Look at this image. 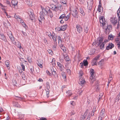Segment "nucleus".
Instances as JSON below:
<instances>
[{
    "mask_svg": "<svg viewBox=\"0 0 120 120\" xmlns=\"http://www.w3.org/2000/svg\"><path fill=\"white\" fill-rule=\"evenodd\" d=\"M9 38L12 41H13L14 40V38L13 36L12 35L10 36Z\"/></svg>",
    "mask_w": 120,
    "mask_h": 120,
    "instance_id": "nucleus-51",
    "label": "nucleus"
},
{
    "mask_svg": "<svg viewBox=\"0 0 120 120\" xmlns=\"http://www.w3.org/2000/svg\"><path fill=\"white\" fill-rule=\"evenodd\" d=\"M115 41L117 43H120V39L119 38H118L116 39Z\"/></svg>",
    "mask_w": 120,
    "mask_h": 120,
    "instance_id": "nucleus-53",
    "label": "nucleus"
},
{
    "mask_svg": "<svg viewBox=\"0 0 120 120\" xmlns=\"http://www.w3.org/2000/svg\"><path fill=\"white\" fill-rule=\"evenodd\" d=\"M90 74L91 76L94 75V70L93 69L91 68L90 70Z\"/></svg>",
    "mask_w": 120,
    "mask_h": 120,
    "instance_id": "nucleus-33",
    "label": "nucleus"
},
{
    "mask_svg": "<svg viewBox=\"0 0 120 120\" xmlns=\"http://www.w3.org/2000/svg\"><path fill=\"white\" fill-rule=\"evenodd\" d=\"M21 65L22 68V69L23 71H24L25 70V66L23 65L22 63H20Z\"/></svg>",
    "mask_w": 120,
    "mask_h": 120,
    "instance_id": "nucleus-41",
    "label": "nucleus"
},
{
    "mask_svg": "<svg viewBox=\"0 0 120 120\" xmlns=\"http://www.w3.org/2000/svg\"><path fill=\"white\" fill-rule=\"evenodd\" d=\"M65 14H62L59 18V19H61L60 21V22L61 23H63L64 22V21L63 19H64L65 20Z\"/></svg>",
    "mask_w": 120,
    "mask_h": 120,
    "instance_id": "nucleus-14",
    "label": "nucleus"
},
{
    "mask_svg": "<svg viewBox=\"0 0 120 120\" xmlns=\"http://www.w3.org/2000/svg\"><path fill=\"white\" fill-rule=\"evenodd\" d=\"M61 75L63 79H66V76L65 75V73L64 72H62L61 73Z\"/></svg>",
    "mask_w": 120,
    "mask_h": 120,
    "instance_id": "nucleus-39",
    "label": "nucleus"
},
{
    "mask_svg": "<svg viewBox=\"0 0 120 120\" xmlns=\"http://www.w3.org/2000/svg\"><path fill=\"white\" fill-rule=\"evenodd\" d=\"M22 77V78L23 79V80H25L26 79V77H25V75L23 73H22V74L21 75Z\"/></svg>",
    "mask_w": 120,
    "mask_h": 120,
    "instance_id": "nucleus-49",
    "label": "nucleus"
},
{
    "mask_svg": "<svg viewBox=\"0 0 120 120\" xmlns=\"http://www.w3.org/2000/svg\"><path fill=\"white\" fill-rule=\"evenodd\" d=\"M54 7H52V9L53 11L57 12L58 10L60 9L61 7V5L60 3H57L55 5L53 4Z\"/></svg>",
    "mask_w": 120,
    "mask_h": 120,
    "instance_id": "nucleus-2",
    "label": "nucleus"
},
{
    "mask_svg": "<svg viewBox=\"0 0 120 120\" xmlns=\"http://www.w3.org/2000/svg\"><path fill=\"white\" fill-rule=\"evenodd\" d=\"M0 37L1 38L4 40L5 41L6 40V38L4 34H0Z\"/></svg>",
    "mask_w": 120,
    "mask_h": 120,
    "instance_id": "nucleus-37",
    "label": "nucleus"
},
{
    "mask_svg": "<svg viewBox=\"0 0 120 120\" xmlns=\"http://www.w3.org/2000/svg\"><path fill=\"white\" fill-rule=\"evenodd\" d=\"M71 14L70 13H69L67 15L65 14V21H67L70 18Z\"/></svg>",
    "mask_w": 120,
    "mask_h": 120,
    "instance_id": "nucleus-20",
    "label": "nucleus"
},
{
    "mask_svg": "<svg viewBox=\"0 0 120 120\" xmlns=\"http://www.w3.org/2000/svg\"><path fill=\"white\" fill-rule=\"evenodd\" d=\"M26 3L28 6H31L32 4V2L30 0H27L26 1Z\"/></svg>",
    "mask_w": 120,
    "mask_h": 120,
    "instance_id": "nucleus-27",
    "label": "nucleus"
},
{
    "mask_svg": "<svg viewBox=\"0 0 120 120\" xmlns=\"http://www.w3.org/2000/svg\"><path fill=\"white\" fill-rule=\"evenodd\" d=\"M104 42H102L101 44H100L98 45V46H100V49H103L104 48V46L105 45Z\"/></svg>",
    "mask_w": 120,
    "mask_h": 120,
    "instance_id": "nucleus-23",
    "label": "nucleus"
},
{
    "mask_svg": "<svg viewBox=\"0 0 120 120\" xmlns=\"http://www.w3.org/2000/svg\"><path fill=\"white\" fill-rule=\"evenodd\" d=\"M52 74L54 75L55 77L56 78L57 77V75L56 74V71H52Z\"/></svg>",
    "mask_w": 120,
    "mask_h": 120,
    "instance_id": "nucleus-31",
    "label": "nucleus"
},
{
    "mask_svg": "<svg viewBox=\"0 0 120 120\" xmlns=\"http://www.w3.org/2000/svg\"><path fill=\"white\" fill-rule=\"evenodd\" d=\"M105 109H102L100 113V115L98 119H99V118H101L102 119V118L104 117L105 116Z\"/></svg>",
    "mask_w": 120,
    "mask_h": 120,
    "instance_id": "nucleus-8",
    "label": "nucleus"
},
{
    "mask_svg": "<svg viewBox=\"0 0 120 120\" xmlns=\"http://www.w3.org/2000/svg\"><path fill=\"white\" fill-rule=\"evenodd\" d=\"M78 9L76 8L73 9L72 10V15L73 17L75 18H78Z\"/></svg>",
    "mask_w": 120,
    "mask_h": 120,
    "instance_id": "nucleus-3",
    "label": "nucleus"
},
{
    "mask_svg": "<svg viewBox=\"0 0 120 120\" xmlns=\"http://www.w3.org/2000/svg\"><path fill=\"white\" fill-rule=\"evenodd\" d=\"M66 93L67 94V96L70 97L72 95V93L71 91L68 90L66 92Z\"/></svg>",
    "mask_w": 120,
    "mask_h": 120,
    "instance_id": "nucleus-25",
    "label": "nucleus"
},
{
    "mask_svg": "<svg viewBox=\"0 0 120 120\" xmlns=\"http://www.w3.org/2000/svg\"><path fill=\"white\" fill-rule=\"evenodd\" d=\"M28 14L30 20H33L34 18V15L32 10L30 9L29 10Z\"/></svg>",
    "mask_w": 120,
    "mask_h": 120,
    "instance_id": "nucleus-4",
    "label": "nucleus"
},
{
    "mask_svg": "<svg viewBox=\"0 0 120 120\" xmlns=\"http://www.w3.org/2000/svg\"><path fill=\"white\" fill-rule=\"evenodd\" d=\"M6 2L7 5H9L10 7H11V3L9 0H6Z\"/></svg>",
    "mask_w": 120,
    "mask_h": 120,
    "instance_id": "nucleus-48",
    "label": "nucleus"
},
{
    "mask_svg": "<svg viewBox=\"0 0 120 120\" xmlns=\"http://www.w3.org/2000/svg\"><path fill=\"white\" fill-rule=\"evenodd\" d=\"M52 65L53 66H55L56 65L55 63V59L54 58H53L52 60Z\"/></svg>",
    "mask_w": 120,
    "mask_h": 120,
    "instance_id": "nucleus-42",
    "label": "nucleus"
},
{
    "mask_svg": "<svg viewBox=\"0 0 120 120\" xmlns=\"http://www.w3.org/2000/svg\"><path fill=\"white\" fill-rule=\"evenodd\" d=\"M37 63L38 65L41 68L42 67L43 63L42 60H38Z\"/></svg>",
    "mask_w": 120,
    "mask_h": 120,
    "instance_id": "nucleus-22",
    "label": "nucleus"
},
{
    "mask_svg": "<svg viewBox=\"0 0 120 120\" xmlns=\"http://www.w3.org/2000/svg\"><path fill=\"white\" fill-rule=\"evenodd\" d=\"M76 28L78 32L79 33H80L82 31V27L79 24L77 25L76 26Z\"/></svg>",
    "mask_w": 120,
    "mask_h": 120,
    "instance_id": "nucleus-6",
    "label": "nucleus"
},
{
    "mask_svg": "<svg viewBox=\"0 0 120 120\" xmlns=\"http://www.w3.org/2000/svg\"><path fill=\"white\" fill-rule=\"evenodd\" d=\"M91 64L92 66H94V65H97V61L93 59L92 60L91 62Z\"/></svg>",
    "mask_w": 120,
    "mask_h": 120,
    "instance_id": "nucleus-26",
    "label": "nucleus"
},
{
    "mask_svg": "<svg viewBox=\"0 0 120 120\" xmlns=\"http://www.w3.org/2000/svg\"><path fill=\"white\" fill-rule=\"evenodd\" d=\"M103 39L104 38L102 37H99L97 39V44H101L103 42Z\"/></svg>",
    "mask_w": 120,
    "mask_h": 120,
    "instance_id": "nucleus-11",
    "label": "nucleus"
},
{
    "mask_svg": "<svg viewBox=\"0 0 120 120\" xmlns=\"http://www.w3.org/2000/svg\"><path fill=\"white\" fill-rule=\"evenodd\" d=\"M47 51H48V52L49 54H52V51L51 50L49 49Z\"/></svg>",
    "mask_w": 120,
    "mask_h": 120,
    "instance_id": "nucleus-59",
    "label": "nucleus"
},
{
    "mask_svg": "<svg viewBox=\"0 0 120 120\" xmlns=\"http://www.w3.org/2000/svg\"><path fill=\"white\" fill-rule=\"evenodd\" d=\"M99 19L100 23L102 24L103 25H104L105 24V18L104 16H101L99 18Z\"/></svg>",
    "mask_w": 120,
    "mask_h": 120,
    "instance_id": "nucleus-12",
    "label": "nucleus"
},
{
    "mask_svg": "<svg viewBox=\"0 0 120 120\" xmlns=\"http://www.w3.org/2000/svg\"><path fill=\"white\" fill-rule=\"evenodd\" d=\"M5 64L7 68H8V69H10V67H9V64H10V61L9 60H6L5 63Z\"/></svg>",
    "mask_w": 120,
    "mask_h": 120,
    "instance_id": "nucleus-24",
    "label": "nucleus"
},
{
    "mask_svg": "<svg viewBox=\"0 0 120 120\" xmlns=\"http://www.w3.org/2000/svg\"><path fill=\"white\" fill-rule=\"evenodd\" d=\"M21 32H22V34L24 36H27V34L26 32H24L23 31H21Z\"/></svg>",
    "mask_w": 120,
    "mask_h": 120,
    "instance_id": "nucleus-58",
    "label": "nucleus"
},
{
    "mask_svg": "<svg viewBox=\"0 0 120 120\" xmlns=\"http://www.w3.org/2000/svg\"><path fill=\"white\" fill-rule=\"evenodd\" d=\"M47 119L43 117H42L41 118H40L39 120H46Z\"/></svg>",
    "mask_w": 120,
    "mask_h": 120,
    "instance_id": "nucleus-62",
    "label": "nucleus"
},
{
    "mask_svg": "<svg viewBox=\"0 0 120 120\" xmlns=\"http://www.w3.org/2000/svg\"><path fill=\"white\" fill-rule=\"evenodd\" d=\"M88 26H84L85 32L86 33H88Z\"/></svg>",
    "mask_w": 120,
    "mask_h": 120,
    "instance_id": "nucleus-35",
    "label": "nucleus"
},
{
    "mask_svg": "<svg viewBox=\"0 0 120 120\" xmlns=\"http://www.w3.org/2000/svg\"><path fill=\"white\" fill-rule=\"evenodd\" d=\"M111 22L114 25L117 22V19L116 18H111Z\"/></svg>",
    "mask_w": 120,
    "mask_h": 120,
    "instance_id": "nucleus-15",
    "label": "nucleus"
},
{
    "mask_svg": "<svg viewBox=\"0 0 120 120\" xmlns=\"http://www.w3.org/2000/svg\"><path fill=\"white\" fill-rule=\"evenodd\" d=\"M15 107H18L19 108H21V106L18 103V104L16 105V106Z\"/></svg>",
    "mask_w": 120,
    "mask_h": 120,
    "instance_id": "nucleus-61",
    "label": "nucleus"
},
{
    "mask_svg": "<svg viewBox=\"0 0 120 120\" xmlns=\"http://www.w3.org/2000/svg\"><path fill=\"white\" fill-rule=\"evenodd\" d=\"M79 11L80 13L82 14V15H85V13L84 12L82 8H80L79 9Z\"/></svg>",
    "mask_w": 120,
    "mask_h": 120,
    "instance_id": "nucleus-30",
    "label": "nucleus"
},
{
    "mask_svg": "<svg viewBox=\"0 0 120 120\" xmlns=\"http://www.w3.org/2000/svg\"><path fill=\"white\" fill-rule=\"evenodd\" d=\"M0 6L1 7V8L2 9H4L5 8V7L2 4L0 3Z\"/></svg>",
    "mask_w": 120,
    "mask_h": 120,
    "instance_id": "nucleus-55",
    "label": "nucleus"
},
{
    "mask_svg": "<svg viewBox=\"0 0 120 120\" xmlns=\"http://www.w3.org/2000/svg\"><path fill=\"white\" fill-rule=\"evenodd\" d=\"M46 88L45 90L46 91V94L47 97H48L49 96L48 94L49 93V89H50V86L49 83L48 82H47L46 83Z\"/></svg>",
    "mask_w": 120,
    "mask_h": 120,
    "instance_id": "nucleus-5",
    "label": "nucleus"
},
{
    "mask_svg": "<svg viewBox=\"0 0 120 120\" xmlns=\"http://www.w3.org/2000/svg\"><path fill=\"white\" fill-rule=\"evenodd\" d=\"M91 113L90 112L89 114H88V117L87 118V119H88L89 120H90V116Z\"/></svg>",
    "mask_w": 120,
    "mask_h": 120,
    "instance_id": "nucleus-60",
    "label": "nucleus"
},
{
    "mask_svg": "<svg viewBox=\"0 0 120 120\" xmlns=\"http://www.w3.org/2000/svg\"><path fill=\"white\" fill-rule=\"evenodd\" d=\"M52 46L53 49L55 50H56V46H57V42H55L54 45H52Z\"/></svg>",
    "mask_w": 120,
    "mask_h": 120,
    "instance_id": "nucleus-36",
    "label": "nucleus"
},
{
    "mask_svg": "<svg viewBox=\"0 0 120 120\" xmlns=\"http://www.w3.org/2000/svg\"><path fill=\"white\" fill-rule=\"evenodd\" d=\"M14 17L15 18L17 19H20V16L19 15H17L15 14L14 15Z\"/></svg>",
    "mask_w": 120,
    "mask_h": 120,
    "instance_id": "nucleus-46",
    "label": "nucleus"
},
{
    "mask_svg": "<svg viewBox=\"0 0 120 120\" xmlns=\"http://www.w3.org/2000/svg\"><path fill=\"white\" fill-rule=\"evenodd\" d=\"M67 26H68L67 24L61 26L60 27L61 31H64L66 29Z\"/></svg>",
    "mask_w": 120,
    "mask_h": 120,
    "instance_id": "nucleus-21",
    "label": "nucleus"
},
{
    "mask_svg": "<svg viewBox=\"0 0 120 120\" xmlns=\"http://www.w3.org/2000/svg\"><path fill=\"white\" fill-rule=\"evenodd\" d=\"M88 110L87 109L85 112L83 116H82V117H81V120H84V119L86 118V116H87V114L88 112Z\"/></svg>",
    "mask_w": 120,
    "mask_h": 120,
    "instance_id": "nucleus-16",
    "label": "nucleus"
},
{
    "mask_svg": "<svg viewBox=\"0 0 120 120\" xmlns=\"http://www.w3.org/2000/svg\"><path fill=\"white\" fill-rule=\"evenodd\" d=\"M52 38L54 41L55 42H56V38L57 37L56 34L54 33L52 34Z\"/></svg>",
    "mask_w": 120,
    "mask_h": 120,
    "instance_id": "nucleus-18",
    "label": "nucleus"
},
{
    "mask_svg": "<svg viewBox=\"0 0 120 120\" xmlns=\"http://www.w3.org/2000/svg\"><path fill=\"white\" fill-rule=\"evenodd\" d=\"M102 8L101 7V6L100 4H99L98 5V10L100 12H101V9Z\"/></svg>",
    "mask_w": 120,
    "mask_h": 120,
    "instance_id": "nucleus-43",
    "label": "nucleus"
},
{
    "mask_svg": "<svg viewBox=\"0 0 120 120\" xmlns=\"http://www.w3.org/2000/svg\"><path fill=\"white\" fill-rule=\"evenodd\" d=\"M17 46L18 48L20 49H21L22 47L21 46V43L19 42L18 43V44H17Z\"/></svg>",
    "mask_w": 120,
    "mask_h": 120,
    "instance_id": "nucleus-50",
    "label": "nucleus"
},
{
    "mask_svg": "<svg viewBox=\"0 0 120 120\" xmlns=\"http://www.w3.org/2000/svg\"><path fill=\"white\" fill-rule=\"evenodd\" d=\"M31 72L32 73L34 72L33 67V66H31L30 68Z\"/></svg>",
    "mask_w": 120,
    "mask_h": 120,
    "instance_id": "nucleus-52",
    "label": "nucleus"
},
{
    "mask_svg": "<svg viewBox=\"0 0 120 120\" xmlns=\"http://www.w3.org/2000/svg\"><path fill=\"white\" fill-rule=\"evenodd\" d=\"M83 62L84 66H86L88 65V63L86 60H84L83 61Z\"/></svg>",
    "mask_w": 120,
    "mask_h": 120,
    "instance_id": "nucleus-38",
    "label": "nucleus"
},
{
    "mask_svg": "<svg viewBox=\"0 0 120 120\" xmlns=\"http://www.w3.org/2000/svg\"><path fill=\"white\" fill-rule=\"evenodd\" d=\"M18 115L21 119H22L24 116V115L21 113H19Z\"/></svg>",
    "mask_w": 120,
    "mask_h": 120,
    "instance_id": "nucleus-44",
    "label": "nucleus"
},
{
    "mask_svg": "<svg viewBox=\"0 0 120 120\" xmlns=\"http://www.w3.org/2000/svg\"><path fill=\"white\" fill-rule=\"evenodd\" d=\"M114 45L112 43H109L108 44L107 46L106 47V49L109 50L110 49H111L112 48L114 47Z\"/></svg>",
    "mask_w": 120,
    "mask_h": 120,
    "instance_id": "nucleus-10",
    "label": "nucleus"
},
{
    "mask_svg": "<svg viewBox=\"0 0 120 120\" xmlns=\"http://www.w3.org/2000/svg\"><path fill=\"white\" fill-rule=\"evenodd\" d=\"M15 97L14 98V99L16 101H23L24 100V98L23 97H21L20 95L19 96H15Z\"/></svg>",
    "mask_w": 120,
    "mask_h": 120,
    "instance_id": "nucleus-9",
    "label": "nucleus"
},
{
    "mask_svg": "<svg viewBox=\"0 0 120 120\" xmlns=\"http://www.w3.org/2000/svg\"><path fill=\"white\" fill-rule=\"evenodd\" d=\"M60 48L63 50L64 52H65L66 51V49L64 45L61 44H59Z\"/></svg>",
    "mask_w": 120,
    "mask_h": 120,
    "instance_id": "nucleus-19",
    "label": "nucleus"
},
{
    "mask_svg": "<svg viewBox=\"0 0 120 120\" xmlns=\"http://www.w3.org/2000/svg\"><path fill=\"white\" fill-rule=\"evenodd\" d=\"M120 12V11H119V10H118L117 12V14L119 16V18H120V16L119 15V13Z\"/></svg>",
    "mask_w": 120,
    "mask_h": 120,
    "instance_id": "nucleus-63",
    "label": "nucleus"
},
{
    "mask_svg": "<svg viewBox=\"0 0 120 120\" xmlns=\"http://www.w3.org/2000/svg\"><path fill=\"white\" fill-rule=\"evenodd\" d=\"M112 29V26H111L110 25H108L107 26V27H106L105 29V30H107L108 29L109 30H111Z\"/></svg>",
    "mask_w": 120,
    "mask_h": 120,
    "instance_id": "nucleus-34",
    "label": "nucleus"
},
{
    "mask_svg": "<svg viewBox=\"0 0 120 120\" xmlns=\"http://www.w3.org/2000/svg\"><path fill=\"white\" fill-rule=\"evenodd\" d=\"M83 74V72L82 70H80L79 71V75L80 77H82Z\"/></svg>",
    "mask_w": 120,
    "mask_h": 120,
    "instance_id": "nucleus-47",
    "label": "nucleus"
},
{
    "mask_svg": "<svg viewBox=\"0 0 120 120\" xmlns=\"http://www.w3.org/2000/svg\"><path fill=\"white\" fill-rule=\"evenodd\" d=\"M41 7L42 12H40V16L38 17V19L39 22L42 23V21H44L45 20V17L46 16L47 14L48 16L50 18H52L53 15L52 12L50 9H49L47 11L44 8H42L41 6Z\"/></svg>",
    "mask_w": 120,
    "mask_h": 120,
    "instance_id": "nucleus-1",
    "label": "nucleus"
},
{
    "mask_svg": "<svg viewBox=\"0 0 120 120\" xmlns=\"http://www.w3.org/2000/svg\"><path fill=\"white\" fill-rule=\"evenodd\" d=\"M104 59H101L100 61L98 63V65H102L103 64V63H101V62H102L103 63L104 62Z\"/></svg>",
    "mask_w": 120,
    "mask_h": 120,
    "instance_id": "nucleus-45",
    "label": "nucleus"
},
{
    "mask_svg": "<svg viewBox=\"0 0 120 120\" xmlns=\"http://www.w3.org/2000/svg\"><path fill=\"white\" fill-rule=\"evenodd\" d=\"M58 43L59 44H60V42H61L62 41L61 40V38L60 36H58Z\"/></svg>",
    "mask_w": 120,
    "mask_h": 120,
    "instance_id": "nucleus-56",
    "label": "nucleus"
},
{
    "mask_svg": "<svg viewBox=\"0 0 120 120\" xmlns=\"http://www.w3.org/2000/svg\"><path fill=\"white\" fill-rule=\"evenodd\" d=\"M8 36L10 37L11 35H12L11 33V32H10L8 33Z\"/></svg>",
    "mask_w": 120,
    "mask_h": 120,
    "instance_id": "nucleus-64",
    "label": "nucleus"
},
{
    "mask_svg": "<svg viewBox=\"0 0 120 120\" xmlns=\"http://www.w3.org/2000/svg\"><path fill=\"white\" fill-rule=\"evenodd\" d=\"M90 81H91V82H92V83H93V82L95 80L94 77V75L91 76V75L90 77Z\"/></svg>",
    "mask_w": 120,
    "mask_h": 120,
    "instance_id": "nucleus-28",
    "label": "nucleus"
},
{
    "mask_svg": "<svg viewBox=\"0 0 120 120\" xmlns=\"http://www.w3.org/2000/svg\"><path fill=\"white\" fill-rule=\"evenodd\" d=\"M65 68L67 73L69 75H70L71 72L70 70L69 69V68H67V67H66Z\"/></svg>",
    "mask_w": 120,
    "mask_h": 120,
    "instance_id": "nucleus-29",
    "label": "nucleus"
},
{
    "mask_svg": "<svg viewBox=\"0 0 120 120\" xmlns=\"http://www.w3.org/2000/svg\"><path fill=\"white\" fill-rule=\"evenodd\" d=\"M108 38L109 39H110V40H112L114 38L113 36L111 34L109 35Z\"/></svg>",
    "mask_w": 120,
    "mask_h": 120,
    "instance_id": "nucleus-40",
    "label": "nucleus"
},
{
    "mask_svg": "<svg viewBox=\"0 0 120 120\" xmlns=\"http://www.w3.org/2000/svg\"><path fill=\"white\" fill-rule=\"evenodd\" d=\"M11 3L12 5L15 7L17 5L18 2L17 0H11Z\"/></svg>",
    "mask_w": 120,
    "mask_h": 120,
    "instance_id": "nucleus-17",
    "label": "nucleus"
},
{
    "mask_svg": "<svg viewBox=\"0 0 120 120\" xmlns=\"http://www.w3.org/2000/svg\"><path fill=\"white\" fill-rule=\"evenodd\" d=\"M100 56L99 55H97L94 58L93 60L97 61V60L99 59Z\"/></svg>",
    "mask_w": 120,
    "mask_h": 120,
    "instance_id": "nucleus-32",
    "label": "nucleus"
},
{
    "mask_svg": "<svg viewBox=\"0 0 120 120\" xmlns=\"http://www.w3.org/2000/svg\"><path fill=\"white\" fill-rule=\"evenodd\" d=\"M13 103L14 105L15 106V107L16 106V105L18 104V103L17 102L13 101Z\"/></svg>",
    "mask_w": 120,
    "mask_h": 120,
    "instance_id": "nucleus-57",
    "label": "nucleus"
},
{
    "mask_svg": "<svg viewBox=\"0 0 120 120\" xmlns=\"http://www.w3.org/2000/svg\"><path fill=\"white\" fill-rule=\"evenodd\" d=\"M85 82V81L84 79L81 77L79 82V84L81 86H82L84 85Z\"/></svg>",
    "mask_w": 120,
    "mask_h": 120,
    "instance_id": "nucleus-13",
    "label": "nucleus"
},
{
    "mask_svg": "<svg viewBox=\"0 0 120 120\" xmlns=\"http://www.w3.org/2000/svg\"><path fill=\"white\" fill-rule=\"evenodd\" d=\"M56 30L57 31H61L60 29V27L59 28V27H56L55 28Z\"/></svg>",
    "mask_w": 120,
    "mask_h": 120,
    "instance_id": "nucleus-54",
    "label": "nucleus"
},
{
    "mask_svg": "<svg viewBox=\"0 0 120 120\" xmlns=\"http://www.w3.org/2000/svg\"><path fill=\"white\" fill-rule=\"evenodd\" d=\"M57 64L58 66V68L61 71H62L64 70V66L61 64L59 62H57Z\"/></svg>",
    "mask_w": 120,
    "mask_h": 120,
    "instance_id": "nucleus-7",
    "label": "nucleus"
}]
</instances>
